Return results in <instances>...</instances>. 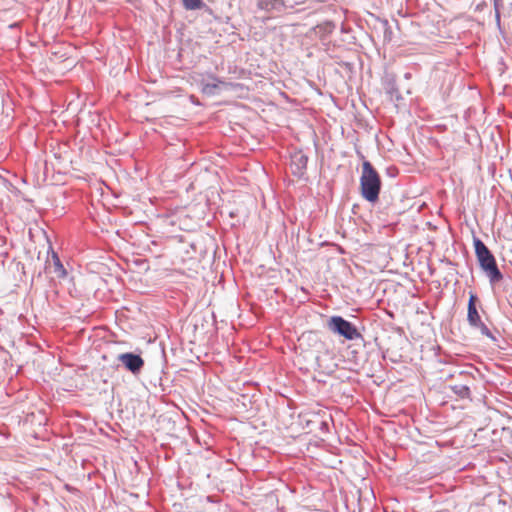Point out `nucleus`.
Returning a JSON list of instances; mask_svg holds the SVG:
<instances>
[{"mask_svg":"<svg viewBox=\"0 0 512 512\" xmlns=\"http://www.w3.org/2000/svg\"><path fill=\"white\" fill-rule=\"evenodd\" d=\"M473 243L480 267L491 283L499 282L502 279V274L497 267L493 254L479 238H474Z\"/></svg>","mask_w":512,"mask_h":512,"instance_id":"f257e3e1","label":"nucleus"},{"mask_svg":"<svg viewBox=\"0 0 512 512\" xmlns=\"http://www.w3.org/2000/svg\"><path fill=\"white\" fill-rule=\"evenodd\" d=\"M360 184L362 196L370 202H375L379 196L381 180L377 171L368 161L362 165Z\"/></svg>","mask_w":512,"mask_h":512,"instance_id":"f03ea898","label":"nucleus"},{"mask_svg":"<svg viewBox=\"0 0 512 512\" xmlns=\"http://www.w3.org/2000/svg\"><path fill=\"white\" fill-rule=\"evenodd\" d=\"M328 329L347 340H355L361 337L357 328L341 316H332L327 322Z\"/></svg>","mask_w":512,"mask_h":512,"instance_id":"7ed1b4c3","label":"nucleus"},{"mask_svg":"<svg viewBox=\"0 0 512 512\" xmlns=\"http://www.w3.org/2000/svg\"><path fill=\"white\" fill-rule=\"evenodd\" d=\"M118 360L125 368L132 373H138L144 365L143 359L134 353H123L118 355Z\"/></svg>","mask_w":512,"mask_h":512,"instance_id":"20e7f679","label":"nucleus"},{"mask_svg":"<svg viewBox=\"0 0 512 512\" xmlns=\"http://www.w3.org/2000/svg\"><path fill=\"white\" fill-rule=\"evenodd\" d=\"M477 296L473 293H470L469 301H468V314L467 320L472 327L477 325H481V317L476 308Z\"/></svg>","mask_w":512,"mask_h":512,"instance_id":"39448f33","label":"nucleus"},{"mask_svg":"<svg viewBox=\"0 0 512 512\" xmlns=\"http://www.w3.org/2000/svg\"><path fill=\"white\" fill-rule=\"evenodd\" d=\"M257 5L266 11H281L285 7L283 0H258Z\"/></svg>","mask_w":512,"mask_h":512,"instance_id":"423d86ee","label":"nucleus"},{"mask_svg":"<svg viewBox=\"0 0 512 512\" xmlns=\"http://www.w3.org/2000/svg\"><path fill=\"white\" fill-rule=\"evenodd\" d=\"M181 2L187 10H199L205 6L202 0H181Z\"/></svg>","mask_w":512,"mask_h":512,"instance_id":"0eeeda50","label":"nucleus"},{"mask_svg":"<svg viewBox=\"0 0 512 512\" xmlns=\"http://www.w3.org/2000/svg\"><path fill=\"white\" fill-rule=\"evenodd\" d=\"M52 259H53L54 273L58 277H64L66 275V270L64 269L59 257L55 253H53Z\"/></svg>","mask_w":512,"mask_h":512,"instance_id":"6e6552de","label":"nucleus"},{"mask_svg":"<svg viewBox=\"0 0 512 512\" xmlns=\"http://www.w3.org/2000/svg\"><path fill=\"white\" fill-rule=\"evenodd\" d=\"M218 83H206L202 87V92L207 95H214L218 89Z\"/></svg>","mask_w":512,"mask_h":512,"instance_id":"1a4fd4ad","label":"nucleus"},{"mask_svg":"<svg viewBox=\"0 0 512 512\" xmlns=\"http://www.w3.org/2000/svg\"><path fill=\"white\" fill-rule=\"evenodd\" d=\"M297 160V169H298V173H300V171L306 167V164H307V157L302 155V154H299V155H295L293 157V162Z\"/></svg>","mask_w":512,"mask_h":512,"instance_id":"9d476101","label":"nucleus"},{"mask_svg":"<svg viewBox=\"0 0 512 512\" xmlns=\"http://www.w3.org/2000/svg\"><path fill=\"white\" fill-rule=\"evenodd\" d=\"M475 328H479L483 335L490 336V331L483 322H481V325L475 326Z\"/></svg>","mask_w":512,"mask_h":512,"instance_id":"9b49d317","label":"nucleus"},{"mask_svg":"<svg viewBox=\"0 0 512 512\" xmlns=\"http://www.w3.org/2000/svg\"><path fill=\"white\" fill-rule=\"evenodd\" d=\"M461 397H466L469 394V388L467 386H460L456 391Z\"/></svg>","mask_w":512,"mask_h":512,"instance_id":"f8f14e48","label":"nucleus"}]
</instances>
